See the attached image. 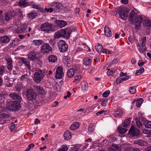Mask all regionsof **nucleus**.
I'll use <instances>...</instances> for the list:
<instances>
[{
    "label": "nucleus",
    "mask_w": 151,
    "mask_h": 151,
    "mask_svg": "<svg viewBox=\"0 0 151 151\" xmlns=\"http://www.w3.org/2000/svg\"><path fill=\"white\" fill-rule=\"evenodd\" d=\"M129 17L131 23L135 25V28L136 30H139L140 27L141 25L143 19L141 16H137L136 13L134 10H132V12L129 14Z\"/></svg>",
    "instance_id": "f257e3e1"
},
{
    "label": "nucleus",
    "mask_w": 151,
    "mask_h": 151,
    "mask_svg": "<svg viewBox=\"0 0 151 151\" xmlns=\"http://www.w3.org/2000/svg\"><path fill=\"white\" fill-rule=\"evenodd\" d=\"M73 29V28L72 27L62 29L55 33L54 37L55 39H58L61 37L68 39L69 38Z\"/></svg>",
    "instance_id": "f03ea898"
},
{
    "label": "nucleus",
    "mask_w": 151,
    "mask_h": 151,
    "mask_svg": "<svg viewBox=\"0 0 151 151\" xmlns=\"http://www.w3.org/2000/svg\"><path fill=\"white\" fill-rule=\"evenodd\" d=\"M16 12L11 11L5 14L4 16L3 15V11L0 10V22L2 24H5L9 21L10 18L14 17L15 16Z\"/></svg>",
    "instance_id": "7ed1b4c3"
},
{
    "label": "nucleus",
    "mask_w": 151,
    "mask_h": 151,
    "mask_svg": "<svg viewBox=\"0 0 151 151\" xmlns=\"http://www.w3.org/2000/svg\"><path fill=\"white\" fill-rule=\"evenodd\" d=\"M55 26L53 24L48 22L42 24L40 27L41 30L45 32L49 33L56 30L54 28Z\"/></svg>",
    "instance_id": "20e7f679"
},
{
    "label": "nucleus",
    "mask_w": 151,
    "mask_h": 151,
    "mask_svg": "<svg viewBox=\"0 0 151 151\" xmlns=\"http://www.w3.org/2000/svg\"><path fill=\"white\" fill-rule=\"evenodd\" d=\"M6 105L7 109L11 111H17L20 108L19 103L17 104L16 101H10L7 102Z\"/></svg>",
    "instance_id": "39448f33"
},
{
    "label": "nucleus",
    "mask_w": 151,
    "mask_h": 151,
    "mask_svg": "<svg viewBox=\"0 0 151 151\" xmlns=\"http://www.w3.org/2000/svg\"><path fill=\"white\" fill-rule=\"evenodd\" d=\"M44 76L43 70L40 69H38L34 74V80L36 82L40 83Z\"/></svg>",
    "instance_id": "423d86ee"
},
{
    "label": "nucleus",
    "mask_w": 151,
    "mask_h": 151,
    "mask_svg": "<svg viewBox=\"0 0 151 151\" xmlns=\"http://www.w3.org/2000/svg\"><path fill=\"white\" fill-rule=\"evenodd\" d=\"M26 96L28 100L31 101H35L37 96L33 90L32 89H29L27 90Z\"/></svg>",
    "instance_id": "0eeeda50"
},
{
    "label": "nucleus",
    "mask_w": 151,
    "mask_h": 151,
    "mask_svg": "<svg viewBox=\"0 0 151 151\" xmlns=\"http://www.w3.org/2000/svg\"><path fill=\"white\" fill-rule=\"evenodd\" d=\"M119 14L120 17L124 20H126L128 15V9L125 8H121L119 9Z\"/></svg>",
    "instance_id": "6e6552de"
},
{
    "label": "nucleus",
    "mask_w": 151,
    "mask_h": 151,
    "mask_svg": "<svg viewBox=\"0 0 151 151\" xmlns=\"http://www.w3.org/2000/svg\"><path fill=\"white\" fill-rule=\"evenodd\" d=\"M58 45L61 52H64L67 50L68 45L63 40L59 41L58 43Z\"/></svg>",
    "instance_id": "1a4fd4ad"
},
{
    "label": "nucleus",
    "mask_w": 151,
    "mask_h": 151,
    "mask_svg": "<svg viewBox=\"0 0 151 151\" xmlns=\"http://www.w3.org/2000/svg\"><path fill=\"white\" fill-rule=\"evenodd\" d=\"M52 48L48 44L44 43L41 47V52L44 54H46L52 52Z\"/></svg>",
    "instance_id": "9d476101"
},
{
    "label": "nucleus",
    "mask_w": 151,
    "mask_h": 151,
    "mask_svg": "<svg viewBox=\"0 0 151 151\" xmlns=\"http://www.w3.org/2000/svg\"><path fill=\"white\" fill-rule=\"evenodd\" d=\"M9 97L12 99L15 100V101L19 103L21 102L22 100L21 96L15 92L10 93L9 94Z\"/></svg>",
    "instance_id": "9b49d317"
},
{
    "label": "nucleus",
    "mask_w": 151,
    "mask_h": 151,
    "mask_svg": "<svg viewBox=\"0 0 151 151\" xmlns=\"http://www.w3.org/2000/svg\"><path fill=\"white\" fill-rule=\"evenodd\" d=\"M7 62V68L9 71L12 70L13 66L12 65V60L11 57L9 55H6L5 58Z\"/></svg>",
    "instance_id": "f8f14e48"
},
{
    "label": "nucleus",
    "mask_w": 151,
    "mask_h": 151,
    "mask_svg": "<svg viewBox=\"0 0 151 151\" xmlns=\"http://www.w3.org/2000/svg\"><path fill=\"white\" fill-rule=\"evenodd\" d=\"M64 75L63 68L62 67H58L56 69L55 78L58 79H61Z\"/></svg>",
    "instance_id": "ddd939ff"
},
{
    "label": "nucleus",
    "mask_w": 151,
    "mask_h": 151,
    "mask_svg": "<svg viewBox=\"0 0 151 151\" xmlns=\"http://www.w3.org/2000/svg\"><path fill=\"white\" fill-rule=\"evenodd\" d=\"M52 6L53 8V10L56 12H59L63 8L62 5L59 2H55L52 4Z\"/></svg>",
    "instance_id": "4468645a"
},
{
    "label": "nucleus",
    "mask_w": 151,
    "mask_h": 151,
    "mask_svg": "<svg viewBox=\"0 0 151 151\" xmlns=\"http://www.w3.org/2000/svg\"><path fill=\"white\" fill-rule=\"evenodd\" d=\"M129 132L130 135L133 136H137L139 135L140 133L139 131L138 130L135 129L134 126H132Z\"/></svg>",
    "instance_id": "2eb2a0df"
},
{
    "label": "nucleus",
    "mask_w": 151,
    "mask_h": 151,
    "mask_svg": "<svg viewBox=\"0 0 151 151\" xmlns=\"http://www.w3.org/2000/svg\"><path fill=\"white\" fill-rule=\"evenodd\" d=\"M27 26L25 24L22 25L20 27L17 28L16 29V32L18 33H24L27 32Z\"/></svg>",
    "instance_id": "dca6fc26"
},
{
    "label": "nucleus",
    "mask_w": 151,
    "mask_h": 151,
    "mask_svg": "<svg viewBox=\"0 0 151 151\" xmlns=\"http://www.w3.org/2000/svg\"><path fill=\"white\" fill-rule=\"evenodd\" d=\"M28 58L31 60L34 61L38 58V57H37V54L36 52L34 51H32L28 55Z\"/></svg>",
    "instance_id": "f3484780"
},
{
    "label": "nucleus",
    "mask_w": 151,
    "mask_h": 151,
    "mask_svg": "<svg viewBox=\"0 0 151 151\" xmlns=\"http://www.w3.org/2000/svg\"><path fill=\"white\" fill-rule=\"evenodd\" d=\"M109 151H121V147L117 145L113 144L111 147L108 148Z\"/></svg>",
    "instance_id": "a211bd4d"
},
{
    "label": "nucleus",
    "mask_w": 151,
    "mask_h": 151,
    "mask_svg": "<svg viewBox=\"0 0 151 151\" xmlns=\"http://www.w3.org/2000/svg\"><path fill=\"white\" fill-rule=\"evenodd\" d=\"M20 59L22 63L25 65L28 68V69H29L31 68L30 63L29 61L27 59L24 58H21Z\"/></svg>",
    "instance_id": "6ab92c4d"
},
{
    "label": "nucleus",
    "mask_w": 151,
    "mask_h": 151,
    "mask_svg": "<svg viewBox=\"0 0 151 151\" xmlns=\"http://www.w3.org/2000/svg\"><path fill=\"white\" fill-rule=\"evenodd\" d=\"M56 23L58 24V26L61 28L65 27L67 24L66 22L62 20H57Z\"/></svg>",
    "instance_id": "aec40b11"
},
{
    "label": "nucleus",
    "mask_w": 151,
    "mask_h": 151,
    "mask_svg": "<svg viewBox=\"0 0 151 151\" xmlns=\"http://www.w3.org/2000/svg\"><path fill=\"white\" fill-rule=\"evenodd\" d=\"M10 41L9 37L7 36H4L0 37V42L3 43H8Z\"/></svg>",
    "instance_id": "412c9836"
},
{
    "label": "nucleus",
    "mask_w": 151,
    "mask_h": 151,
    "mask_svg": "<svg viewBox=\"0 0 151 151\" xmlns=\"http://www.w3.org/2000/svg\"><path fill=\"white\" fill-rule=\"evenodd\" d=\"M104 32L105 35L108 37H111L112 34L109 27L107 26H106L104 28Z\"/></svg>",
    "instance_id": "4be33fe9"
},
{
    "label": "nucleus",
    "mask_w": 151,
    "mask_h": 151,
    "mask_svg": "<svg viewBox=\"0 0 151 151\" xmlns=\"http://www.w3.org/2000/svg\"><path fill=\"white\" fill-rule=\"evenodd\" d=\"M134 144H138L142 146H147L148 143L146 141L137 140L135 142Z\"/></svg>",
    "instance_id": "5701e85b"
},
{
    "label": "nucleus",
    "mask_w": 151,
    "mask_h": 151,
    "mask_svg": "<svg viewBox=\"0 0 151 151\" xmlns=\"http://www.w3.org/2000/svg\"><path fill=\"white\" fill-rule=\"evenodd\" d=\"M72 136V134L68 130L65 131L64 134V139L67 140L70 139Z\"/></svg>",
    "instance_id": "b1692460"
},
{
    "label": "nucleus",
    "mask_w": 151,
    "mask_h": 151,
    "mask_svg": "<svg viewBox=\"0 0 151 151\" xmlns=\"http://www.w3.org/2000/svg\"><path fill=\"white\" fill-rule=\"evenodd\" d=\"M92 60L91 59L88 57L84 58L83 60V64L85 66H88L91 64Z\"/></svg>",
    "instance_id": "393cba45"
},
{
    "label": "nucleus",
    "mask_w": 151,
    "mask_h": 151,
    "mask_svg": "<svg viewBox=\"0 0 151 151\" xmlns=\"http://www.w3.org/2000/svg\"><path fill=\"white\" fill-rule=\"evenodd\" d=\"M80 124L78 122H74L70 126V129L73 130H75L78 128Z\"/></svg>",
    "instance_id": "a878e982"
},
{
    "label": "nucleus",
    "mask_w": 151,
    "mask_h": 151,
    "mask_svg": "<svg viewBox=\"0 0 151 151\" xmlns=\"http://www.w3.org/2000/svg\"><path fill=\"white\" fill-rule=\"evenodd\" d=\"M35 87L39 93L42 94H45V90L43 89L42 87L37 85L35 86Z\"/></svg>",
    "instance_id": "bb28decb"
},
{
    "label": "nucleus",
    "mask_w": 151,
    "mask_h": 151,
    "mask_svg": "<svg viewBox=\"0 0 151 151\" xmlns=\"http://www.w3.org/2000/svg\"><path fill=\"white\" fill-rule=\"evenodd\" d=\"M144 26L146 27L151 28V21L148 19H145L143 23Z\"/></svg>",
    "instance_id": "cd10ccee"
},
{
    "label": "nucleus",
    "mask_w": 151,
    "mask_h": 151,
    "mask_svg": "<svg viewBox=\"0 0 151 151\" xmlns=\"http://www.w3.org/2000/svg\"><path fill=\"white\" fill-rule=\"evenodd\" d=\"M71 62L70 58L68 56H65L64 60V63L65 64L66 66L68 67L70 66V64Z\"/></svg>",
    "instance_id": "c85d7f7f"
},
{
    "label": "nucleus",
    "mask_w": 151,
    "mask_h": 151,
    "mask_svg": "<svg viewBox=\"0 0 151 151\" xmlns=\"http://www.w3.org/2000/svg\"><path fill=\"white\" fill-rule=\"evenodd\" d=\"M75 70L73 68H70L67 71V75L69 78L73 77L74 75Z\"/></svg>",
    "instance_id": "c756f323"
},
{
    "label": "nucleus",
    "mask_w": 151,
    "mask_h": 151,
    "mask_svg": "<svg viewBox=\"0 0 151 151\" xmlns=\"http://www.w3.org/2000/svg\"><path fill=\"white\" fill-rule=\"evenodd\" d=\"M32 42L35 46H37L43 44L44 41L41 40H34Z\"/></svg>",
    "instance_id": "7c9ffc66"
},
{
    "label": "nucleus",
    "mask_w": 151,
    "mask_h": 151,
    "mask_svg": "<svg viewBox=\"0 0 151 151\" xmlns=\"http://www.w3.org/2000/svg\"><path fill=\"white\" fill-rule=\"evenodd\" d=\"M37 13L35 11H32L28 14L29 17L32 19H35L37 16Z\"/></svg>",
    "instance_id": "2f4dec72"
},
{
    "label": "nucleus",
    "mask_w": 151,
    "mask_h": 151,
    "mask_svg": "<svg viewBox=\"0 0 151 151\" xmlns=\"http://www.w3.org/2000/svg\"><path fill=\"white\" fill-rule=\"evenodd\" d=\"M81 86L82 89L83 91H86L88 88V84L85 81L81 82Z\"/></svg>",
    "instance_id": "473e14b6"
},
{
    "label": "nucleus",
    "mask_w": 151,
    "mask_h": 151,
    "mask_svg": "<svg viewBox=\"0 0 151 151\" xmlns=\"http://www.w3.org/2000/svg\"><path fill=\"white\" fill-rule=\"evenodd\" d=\"M31 3L32 4V8L38 9L41 12H44L43 9L40 7L38 5L35 4H33V2H31Z\"/></svg>",
    "instance_id": "72a5a7b5"
},
{
    "label": "nucleus",
    "mask_w": 151,
    "mask_h": 151,
    "mask_svg": "<svg viewBox=\"0 0 151 151\" xmlns=\"http://www.w3.org/2000/svg\"><path fill=\"white\" fill-rule=\"evenodd\" d=\"M97 51L99 53H101L103 52V47L102 45L100 44H98V45L95 47Z\"/></svg>",
    "instance_id": "f704fd0d"
},
{
    "label": "nucleus",
    "mask_w": 151,
    "mask_h": 151,
    "mask_svg": "<svg viewBox=\"0 0 151 151\" xmlns=\"http://www.w3.org/2000/svg\"><path fill=\"white\" fill-rule=\"evenodd\" d=\"M48 59L49 62L52 63L55 62L57 60L56 57L53 55H50L48 58Z\"/></svg>",
    "instance_id": "c9c22d12"
},
{
    "label": "nucleus",
    "mask_w": 151,
    "mask_h": 151,
    "mask_svg": "<svg viewBox=\"0 0 151 151\" xmlns=\"http://www.w3.org/2000/svg\"><path fill=\"white\" fill-rule=\"evenodd\" d=\"M118 132L120 134H123L126 133L127 131V129H124L121 126H119L117 128Z\"/></svg>",
    "instance_id": "e433bc0d"
},
{
    "label": "nucleus",
    "mask_w": 151,
    "mask_h": 151,
    "mask_svg": "<svg viewBox=\"0 0 151 151\" xmlns=\"http://www.w3.org/2000/svg\"><path fill=\"white\" fill-rule=\"evenodd\" d=\"M29 77L28 75L27 74H24L21 76L20 79L21 81H27L28 80H29Z\"/></svg>",
    "instance_id": "4c0bfd02"
},
{
    "label": "nucleus",
    "mask_w": 151,
    "mask_h": 151,
    "mask_svg": "<svg viewBox=\"0 0 151 151\" xmlns=\"http://www.w3.org/2000/svg\"><path fill=\"white\" fill-rule=\"evenodd\" d=\"M143 101V100L142 98H140L137 100L136 102V106L138 107H139L141 106L142 103Z\"/></svg>",
    "instance_id": "58836bf2"
},
{
    "label": "nucleus",
    "mask_w": 151,
    "mask_h": 151,
    "mask_svg": "<svg viewBox=\"0 0 151 151\" xmlns=\"http://www.w3.org/2000/svg\"><path fill=\"white\" fill-rule=\"evenodd\" d=\"M130 120V118L125 120L123 123V126L124 127H127L129 125Z\"/></svg>",
    "instance_id": "ea45409f"
},
{
    "label": "nucleus",
    "mask_w": 151,
    "mask_h": 151,
    "mask_svg": "<svg viewBox=\"0 0 151 151\" xmlns=\"http://www.w3.org/2000/svg\"><path fill=\"white\" fill-rule=\"evenodd\" d=\"M95 128L93 124H90L88 127V132L89 133H92L94 130Z\"/></svg>",
    "instance_id": "a19ab883"
},
{
    "label": "nucleus",
    "mask_w": 151,
    "mask_h": 151,
    "mask_svg": "<svg viewBox=\"0 0 151 151\" xmlns=\"http://www.w3.org/2000/svg\"><path fill=\"white\" fill-rule=\"evenodd\" d=\"M145 127L147 128H151V122L145 120L144 122Z\"/></svg>",
    "instance_id": "79ce46f5"
},
{
    "label": "nucleus",
    "mask_w": 151,
    "mask_h": 151,
    "mask_svg": "<svg viewBox=\"0 0 151 151\" xmlns=\"http://www.w3.org/2000/svg\"><path fill=\"white\" fill-rule=\"evenodd\" d=\"M135 120L136 121V125L139 128H141L142 126V123L140 122L139 121L137 118H135Z\"/></svg>",
    "instance_id": "37998d69"
},
{
    "label": "nucleus",
    "mask_w": 151,
    "mask_h": 151,
    "mask_svg": "<svg viewBox=\"0 0 151 151\" xmlns=\"http://www.w3.org/2000/svg\"><path fill=\"white\" fill-rule=\"evenodd\" d=\"M68 148L67 146L63 145L60 147L58 151H67Z\"/></svg>",
    "instance_id": "c03bdc74"
},
{
    "label": "nucleus",
    "mask_w": 151,
    "mask_h": 151,
    "mask_svg": "<svg viewBox=\"0 0 151 151\" xmlns=\"http://www.w3.org/2000/svg\"><path fill=\"white\" fill-rule=\"evenodd\" d=\"M96 106V105H93L87 108L86 110L88 111V112H93V110L94 108Z\"/></svg>",
    "instance_id": "a18cd8bd"
},
{
    "label": "nucleus",
    "mask_w": 151,
    "mask_h": 151,
    "mask_svg": "<svg viewBox=\"0 0 151 151\" xmlns=\"http://www.w3.org/2000/svg\"><path fill=\"white\" fill-rule=\"evenodd\" d=\"M44 12H42V13H45V12H52L53 10V8H45V9H43Z\"/></svg>",
    "instance_id": "49530a36"
},
{
    "label": "nucleus",
    "mask_w": 151,
    "mask_h": 151,
    "mask_svg": "<svg viewBox=\"0 0 151 151\" xmlns=\"http://www.w3.org/2000/svg\"><path fill=\"white\" fill-rule=\"evenodd\" d=\"M19 4L20 6H26L27 5V3L25 0H22L19 1Z\"/></svg>",
    "instance_id": "de8ad7c7"
},
{
    "label": "nucleus",
    "mask_w": 151,
    "mask_h": 151,
    "mask_svg": "<svg viewBox=\"0 0 151 151\" xmlns=\"http://www.w3.org/2000/svg\"><path fill=\"white\" fill-rule=\"evenodd\" d=\"M81 145H74L73 147V151H78Z\"/></svg>",
    "instance_id": "09e8293b"
},
{
    "label": "nucleus",
    "mask_w": 151,
    "mask_h": 151,
    "mask_svg": "<svg viewBox=\"0 0 151 151\" xmlns=\"http://www.w3.org/2000/svg\"><path fill=\"white\" fill-rule=\"evenodd\" d=\"M5 66L4 65H2L0 67V75H2L5 72Z\"/></svg>",
    "instance_id": "8fccbe9b"
},
{
    "label": "nucleus",
    "mask_w": 151,
    "mask_h": 151,
    "mask_svg": "<svg viewBox=\"0 0 151 151\" xmlns=\"http://www.w3.org/2000/svg\"><path fill=\"white\" fill-rule=\"evenodd\" d=\"M19 40L18 39H15L14 40L12 41V43H10L12 45L14 46L17 45V42L19 41Z\"/></svg>",
    "instance_id": "3c124183"
},
{
    "label": "nucleus",
    "mask_w": 151,
    "mask_h": 151,
    "mask_svg": "<svg viewBox=\"0 0 151 151\" xmlns=\"http://www.w3.org/2000/svg\"><path fill=\"white\" fill-rule=\"evenodd\" d=\"M9 116L8 114H0V118L4 119H6L9 117Z\"/></svg>",
    "instance_id": "603ef678"
},
{
    "label": "nucleus",
    "mask_w": 151,
    "mask_h": 151,
    "mask_svg": "<svg viewBox=\"0 0 151 151\" xmlns=\"http://www.w3.org/2000/svg\"><path fill=\"white\" fill-rule=\"evenodd\" d=\"M129 91L130 93L132 94L135 93L136 91V88L133 87H130Z\"/></svg>",
    "instance_id": "864d4df0"
},
{
    "label": "nucleus",
    "mask_w": 151,
    "mask_h": 151,
    "mask_svg": "<svg viewBox=\"0 0 151 151\" xmlns=\"http://www.w3.org/2000/svg\"><path fill=\"white\" fill-rule=\"evenodd\" d=\"M15 128H16V126L14 122H12L10 126V130L12 131Z\"/></svg>",
    "instance_id": "5fc2aeb1"
},
{
    "label": "nucleus",
    "mask_w": 151,
    "mask_h": 151,
    "mask_svg": "<svg viewBox=\"0 0 151 151\" xmlns=\"http://www.w3.org/2000/svg\"><path fill=\"white\" fill-rule=\"evenodd\" d=\"M110 93V92L109 91H106L103 93L102 96L104 97H106L109 95Z\"/></svg>",
    "instance_id": "6e6d98bb"
},
{
    "label": "nucleus",
    "mask_w": 151,
    "mask_h": 151,
    "mask_svg": "<svg viewBox=\"0 0 151 151\" xmlns=\"http://www.w3.org/2000/svg\"><path fill=\"white\" fill-rule=\"evenodd\" d=\"M35 146L34 144L33 143L29 145L28 146V147L27 148L26 150H24V151H29V150L32 148H33Z\"/></svg>",
    "instance_id": "4d7b16f0"
},
{
    "label": "nucleus",
    "mask_w": 151,
    "mask_h": 151,
    "mask_svg": "<svg viewBox=\"0 0 151 151\" xmlns=\"http://www.w3.org/2000/svg\"><path fill=\"white\" fill-rule=\"evenodd\" d=\"M142 45L143 47H144L145 46V44L146 42V37H143L142 39Z\"/></svg>",
    "instance_id": "13d9d810"
},
{
    "label": "nucleus",
    "mask_w": 151,
    "mask_h": 151,
    "mask_svg": "<svg viewBox=\"0 0 151 151\" xmlns=\"http://www.w3.org/2000/svg\"><path fill=\"white\" fill-rule=\"evenodd\" d=\"M102 53L108 54H111L112 53V52L111 51H110L107 49H104L103 50Z\"/></svg>",
    "instance_id": "bf43d9fd"
},
{
    "label": "nucleus",
    "mask_w": 151,
    "mask_h": 151,
    "mask_svg": "<svg viewBox=\"0 0 151 151\" xmlns=\"http://www.w3.org/2000/svg\"><path fill=\"white\" fill-rule=\"evenodd\" d=\"M107 70L108 71L107 72V74L108 76H111L114 73V72L113 70H110V69H108Z\"/></svg>",
    "instance_id": "052dcab7"
},
{
    "label": "nucleus",
    "mask_w": 151,
    "mask_h": 151,
    "mask_svg": "<svg viewBox=\"0 0 151 151\" xmlns=\"http://www.w3.org/2000/svg\"><path fill=\"white\" fill-rule=\"evenodd\" d=\"M128 40L129 42L132 43L134 42V37L133 36H130L129 37Z\"/></svg>",
    "instance_id": "680f3d73"
},
{
    "label": "nucleus",
    "mask_w": 151,
    "mask_h": 151,
    "mask_svg": "<svg viewBox=\"0 0 151 151\" xmlns=\"http://www.w3.org/2000/svg\"><path fill=\"white\" fill-rule=\"evenodd\" d=\"M5 98L4 96L1 95H0V104L3 102Z\"/></svg>",
    "instance_id": "e2e57ef3"
},
{
    "label": "nucleus",
    "mask_w": 151,
    "mask_h": 151,
    "mask_svg": "<svg viewBox=\"0 0 151 151\" xmlns=\"http://www.w3.org/2000/svg\"><path fill=\"white\" fill-rule=\"evenodd\" d=\"M74 68H73L75 70L76 72L77 73H79L80 72V67L78 66H76L75 67H74Z\"/></svg>",
    "instance_id": "0e129e2a"
},
{
    "label": "nucleus",
    "mask_w": 151,
    "mask_h": 151,
    "mask_svg": "<svg viewBox=\"0 0 151 151\" xmlns=\"http://www.w3.org/2000/svg\"><path fill=\"white\" fill-rule=\"evenodd\" d=\"M122 81V78L118 77L116 79V83L117 84H118L121 83Z\"/></svg>",
    "instance_id": "69168bd1"
},
{
    "label": "nucleus",
    "mask_w": 151,
    "mask_h": 151,
    "mask_svg": "<svg viewBox=\"0 0 151 151\" xmlns=\"http://www.w3.org/2000/svg\"><path fill=\"white\" fill-rule=\"evenodd\" d=\"M56 42V40L55 39H51L49 41V43L51 44H52V45H55Z\"/></svg>",
    "instance_id": "338daca9"
},
{
    "label": "nucleus",
    "mask_w": 151,
    "mask_h": 151,
    "mask_svg": "<svg viewBox=\"0 0 151 151\" xmlns=\"http://www.w3.org/2000/svg\"><path fill=\"white\" fill-rule=\"evenodd\" d=\"M6 110V109L4 107L0 106V113L5 112Z\"/></svg>",
    "instance_id": "774afa93"
}]
</instances>
